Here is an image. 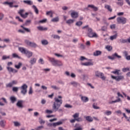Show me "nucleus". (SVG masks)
Here are the masks:
<instances>
[{"mask_svg": "<svg viewBox=\"0 0 130 130\" xmlns=\"http://www.w3.org/2000/svg\"><path fill=\"white\" fill-rule=\"evenodd\" d=\"M37 59L36 58H31L29 61V62L31 66H33L35 63H36Z\"/></svg>", "mask_w": 130, "mask_h": 130, "instance_id": "aec40b11", "label": "nucleus"}, {"mask_svg": "<svg viewBox=\"0 0 130 130\" xmlns=\"http://www.w3.org/2000/svg\"><path fill=\"white\" fill-rule=\"evenodd\" d=\"M23 3L24 4L28 5V6H32V5H33V2L30 0H24Z\"/></svg>", "mask_w": 130, "mask_h": 130, "instance_id": "6ab92c4d", "label": "nucleus"}, {"mask_svg": "<svg viewBox=\"0 0 130 130\" xmlns=\"http://www.w3.org/2000/svg\"><path fill=\"white\" fill-rule=\"evenodd\" d=\"M12 57H13L14 58H21V57L19 56V55H18V54H17L16 53L12 54Z\"/></svg>", "mask_w": 130, "mask_h": 130, "instance_id": "58836bf2", "label": "nucleus"}, {"mask_svg": "<svg viewBox=\"0 0 130 130\" xmlns=\"http://www.w3.org/2000/svg\"><path fill=\"white\" fill-rule=\"evenodd\" d=\"M113 55L114 57H117V58H121V56L118 55L117 53H115Z\"/></svg>", "mask_w": 130, "mask_h": 130, "instance_id": "3c124183", "label": "nucleus"}, {"mask_svg": "<svg viewBox=\"0 0 130 130\" xmlns=\"http://www.w3.org/2000/svg\"><path fill=\"white\" fill-rule=\"evenodd\" d=\"M32 8L34 9L35 13L38 15L39 13V10L37 9V7L35 5L32 6Z\"/></svg>", "mask_w": 130, "mask_h": 130, "instance_id": "c756f323", "label": "nucleus"}, {"mask_svg": "<svg viewBox=\"0 0 130 130\" xmlns=\"http://www.w3.org/2000/svg\"><path fill=\"white\" fill-rule=\"evenodd\" d=\"M4 5H8L10 7V8L13 7V3L12 2H6L4 3Z\"/></svg>", "mask_w": 130, "mask_h": 130, "instance_id": "72a5a7b5", "label": "nucleus"}, {"mask_svg": "<svg viewBox=\"0 0 130 130\" xmlns=\"http://www.w3.org/2000/svg\"><path fill=\"white\" fill-rule=\"evenodd\" d=\"M52 37H53L54 39H60V37L57 35H53Z\"/></svg>", "mask_w": 130, "mask_h": 130, "instance_id": "c9c22d12", "label": "nucleus"}, {"mask_svg": "<svg viewBox=\"0 0 130 130\" xmlns=\"http://www.w3.org/2000/svg\"><path fill=\"white\" fill-rule=\"evenodd\" d=\"M18 84V81L17 80H13L12 82H10L8 84L6 85V87L11 88L13 87V86L15 85H17Z\"/></svg>", "mask_w": 130, "mask_h": 130, "instance_id": "9b49d317", "label": "nucleus"}, {"mask_svg": "<svg viewBox=\"0 0 130 130\" xmlns=\"http://www.w3.org/2000/svg\"><path fill=\"white\" fill-rule=\"evenodd\" d=\"M28 94L29 95H32V94H33V90L32 89V87H30L29 88V91H28Z\"/></svg>", "mask_w": 130, "mask_h": 130, "instance_id": "603ef678", "label": "nucleus"}, {"mask_svg": "<svg viewBox=\"0 0 130 130\" xmlns=\"http://www.w3.org/2000/svg\"><path fill=\"white\" fill-rule=\"evenodd\" d=\"M105 114L106 115H107V116H108V115H111V114L112 113V112H111V111H108V110H107V111H106V112H105Z\"/></svg>", "mask_w": 130, "mask_h": 130, "instance_id": "ea45409f", "label": "nucleus"}, {"mask_svg": "<svg viewBox=\"0 0 130 130\" xmlns=\"http://www.w3.org/2000/svg\"><path fill=\"white\" fill-rule=\"evenodd\" d=\"M71 16L73 19H77L79 17V13L76 11H72L71 13Z\"/></svg>", "mask_w": 130, "mask_h": 130, "instance_id": "9d476101", "label": "nucleus"}, {"mask_svg": "<svg viewBox=\"0 0 130 130\" xmlns=\"http://www.w3.org/2000/svg\"><path fill=\"white\" fill-rule=\"evenodd\" d=\"M37 28L40 31H44V30H47V28L46 27L44 28L43 26H38Z\"/></svg>", "mask_w": 130, "mask_h": 130, "instance_id": "cd10ccee", "label": "nucleus"}, {"mask_svg": "<svg viewBox=\"0 0 130 130\" xmlns=\"http://www.w3.org/2000/svg\"><path fill=\"white\" fill-rule=\"evenodd\" d=\"M24 42L27 45L30 46V47H34L35 48L38 46L36 43L34 42H31L28 40H25L24 41Z\"/></svg>", "mask_w": 130, "mask_h": 130, "instance_id": "6e6552de", "label": "nucleus"}, {"mask_svg": "<svg viewBox=\"0 0 130 130\" xmlns=\"http://www.w3.org/2000/svg\"><path fill=\"white\" fill-rule=\"evenodd\" d=\"M64 107H66V108H72L73 106H72L69 104H67L64 106Z\"/></svg>", "mask_w": 130, "mask_h": 130, "instance_id": "49530a36", "label": "nucleus"}, {"mask_svg": "<svg viewBox=\"0 0 130 130\" xmlns=\"http://www.w3.org/2000/svg\"><path fill=\"white\" fill-rule=\"evenodd\" d=\"M115 113H116V114H117V115H121V114H122V112H121V111L120 110H119L118 111H116L115 112Z\"/></svg>", "mask_w": 130, "mask_h": 130, "instance_id": "de8ad7c7", "label": "nucleus"}, {"mask_svg": "<svg viewBox=\"0 0 130 130\" xmlns=\"http://www.w3.org/2000/svg\"><path fill=\"white\" fill-rule=\"evenodd\" d=\"M18 90L19 87H13L12 88V91H13V92H18Z\"/></svg>", "mask_w": 130, "mask_h": 130, "instance_id": "a18cd8bd", "label": "nucleus"}, {"mask_svg": "<svg viewBox=\"0 0 130 130\" xmlns=\"http://www.w3.org/2000/svg\"><path fill=\"white\" fill-rule=\"evenodd\" d=\"M105 8L106 10H108L109 12H112V8H111V6H110V5H105Z\"/></svg>", "mask_w": 130, "mask_h": 130, "instance_id": "412c9836", "label": "nucleus"}, {"mask_svg": "<svg viewBox=\"0 0 130 130\" xmlns=\"http://www.w3.org/2000/svg\"><path fill=\"white\" fill-rule=\"evenodd\" d=\"M47 21V19H43L42 20L39 21V23H41V24H43L44 23H46V21Z\"/></svg>", "mask_w": 130, "mask_h": 130, "instance_id": "864d4df0", "label": "nucleus"}, {"mask_svg": "<svg viewBox=\"0 0 130 130\" xmlns=\"http://www.w3.org/2000/svg\"><path fill=\"white\" fill-rule=\"evenodd\" d=\"M21 66H22V63L19 62L18 65H15V68L19 70V69H20Z\"/></svg>", "mask_w": 130, "mask_h": 130, "instance_id": "e433bc0d", "label": "nucleus"}, {"mask_svg": "<svg viewBox=\"0 0 130 130\" xmlns=\"http://www.w3.org/2000/svg\"><path fill=\"white\" fill-rule=\"evenodd\" d=\"M15 126H20L21 123L18 121L13 122Z\"/></svg>", "mask_w": 130, "mask_h": 130, "instance_id": "4c0bfd02", "label": "nucleus"}, {"mask_svg": "<svg viewBox=\"0 0 130 130\" xmlns=\"http://www.w3.org/2000/svg\"><path fill=\"white\" fill-rule=\"evenodd\" d=\"M52 11H48V12H47V13H46V15L47 16H49V15H51V14H52Z\"/></svg>", "mask_w": 130, "mask_h": 130, "instance_id": "774afa93", "label": "nucleus"}, {"mask_svg": "<svg viewBox=\"0 0 130 130\" xmlns=\"http://www.w3.org/2000/svg\"><path fill=\"white\" fill-rule=\"evenodd\" d=\"M88 8H91V9H92L94 12H97L99 10L98 7H95L93 5H88Z\"/></svg>", "mask_w": 130, "mask_h": 130, "instance_id": "2eb2a0df", "label": "nucleus"}, {"mask_svg": "<svg viewBox=\"0 0 130 130\" xmlns=\"http://www.w3.org/2000/svg\"><path fill=\"white\" fill-rule=\"evenodd\" d=\"M111 78L113 80H115L117 82H119V81H122V80H124V76H123V75H120L118 76H114L112 75Z\"/></svg>", "mask_w": 130, "mask_h": 130, "instance_id": "0eeeda50", "label": "nucleus"}, {"mask_svg": "<svg viewBox=\"0 0 130 130\" xmlns=\"http://www.w3.org/2000/svg\"><path fill=\"white\" fill-rule=\"evenodd\" d=\"M58 83L60 84V85H64V82H63L62 80L58 81Z\"/></svg>", "mask_w": 130, "mask_h": 130, "instance_id": "e2e57ef3", "label": "nucleus"}, {"mask_svg": "<svg viewBox=\"0 0 130 130\" xmlns=\"http://www.w3.org/2000/svg\"><path fill=\"white\" fill-rule=\"evenodd\" d=\"M75 22V20L74 19H69L66 21L67 24H73Z\"/></svg>", "mask_w": 130, "mask_h": 130, "instance_id": "f704fd0d", "label": "nucleus"}, {"mask_svg": "<svg viewBox=\"0 0 130 130\" xmlns=\"http://www.w3.org/2000/svg\"><path fill=\"white\" fill-rule=\"evenodd\" d=\"M12 103H15L17 101V98L15 96H11L10 98Z\"/></svg>", "mask_w": 130, "mask_h": 130, "instance_id": "b1692460", "label": "nucleus"}, {"mask_svg": "<svg viewBox=\"0 0 130 130\" xmlns=\"http://www.w3.org/2000/svg\"><path fill=\"white\" fill-rule=\"evenodd\" d=\"M39 123H40V124H44V123H45V121L41 118H40Z\"/></svg>", "mask_w": 130, "mask_h": 130, "instance_id": "5fc2aeb1", "label": "nucleus"}, {"mask_svg": "<svg viewBox=\"0 0 130 130\" xmlns=\"http://www.w3.org/2000/svg\"><path fill=\"white\" fill-rule=\"evenodd\" d=\"M62 123V122H61V121L53 123V126L55 127V126H57V125H60Z\"/></svg>", "mask_w": 130, "mask_h": 130, "instance_id": "bb28decb", "label": "nucleus"}, {"mask_svg": "<svg viewBox=\"0 0 130 130\" xmlns=\"http://www.w3.org/2000/svg\"><path fill=\"white\" fill-rule=\"evenodd\" d=\"M76 26H82V25H83V22L78 21L76 22Z\"/></svg>", "mask_w": 130, "mask_h": 130, "instance_id": "8fccbe9b", "label": "nucleus"}, {"mask_svg": "<svg viewBox=\"0 0 130 130\" xmlns=\"http://www.w3.org/2000/svg\"><path fill=\"white\" fill-rule=\"evenodd\" d=\"M27 88H28V86H27L26 84H23V85L21 86V94H22L23 95L27 94Z\"/></svg>", "mask_w": 130, "mask_h": 130, "instance_id": "1a4fd4ad", "label": "nucleus"}, {"mask_svg": "<svg viewBox=\"0 0 130 130\" xmlns=\"http://www.w3.org/2000/svg\"><path fill=\"white\" fill-rule=\"evenodd\" d=\"M71 85L74 86V87H78V86H80V84L78 83V82L76 81H73L70 83Z\"/></svg>", "mask_w": 130, "mask_h": 130, "instance_id": "4be33fe9", "label": "nucleus"}, {"mask_svg": "<svg viewBox=\"0 0 130 130\" xmlns=\"http://www.w3.org/2000/svg\"><path fill=\"white\" fill-rule=\"evenodd\" d=\"M105 48L107 49V50H108V51H111V50H112V46L110 45L106 46Z\"/></svg>", "mask_w": 130, "mask_h": 130, "instance_id": "7c9ffc66", "label": "nucleus"}, {"mask_svg": "<svg viewBox=\"0 0 130 130\" xmlns=\"http://www.w3.org/2000/svg\"><path fill=\"white\" fill-rule=\"evenodd\" d=\"M58 21H59L58 17H55L51 20V22H53L54 23H56L57 22H58Z\"/></svg>", "mask_w": 130, "mask_h": 130, "instance_id": "c85d7f7f", "label": "nucleus"}, {"mask_svg": "<svg viewBox=\"0 0 130 130\" xmlns=\"http://www.w3.org/2000/svg\"><path fill=\"white\" fill-rule=\"evenodd\" d=\"M16 105L19 108H23V101H18L16 104Z\"/></svg>", "mask_w": 130, "mask_h": 130, "instance_id": "f3484780", "label": "nucleus"}, {"mask_svg": "<svg viewBox=\"0 0 130 130\" xmlns=\"http://www.w3.org/2000/svg\"><path fill=\"white\" fill-rule=\"evenodd\" d=\"M127 21V19H126V18L123 17H119L117 18V22L118 24H126Z\"/></svg>", "mask_w": 130, "mask_h": 130, "instance_id": "20e7f679", "label": "nucleus"}, {"mask_svg": "<svg viewBox=\"0 0 130 130\" xmlns=\"http://www.w3.org/2000/svg\"><path fill=\"white\" fill-rule=\"evenodd\" d=\"M7 69L9 72V73H12L13 72V68L10 67H7Z\"/></svg>", "mask_w": 130, "mask_h": 130, "instance_id": "c03bdc74", "label": "nucleus"}, {"mask_svg": "<svg viewBox=\"0 0 130 130\" xmlns=\"http://www.w3.org/2000/svg\"><path fill=\"white\" fill-rule=\"evenodd\" d=\"M128 71H129V68H124L122 69V71L124 73H125V72H127Z\"/></svg>", "mask_w": 130, "mask_h": 130, "instance_id": "680f3d73", "label": "nucleus"}, {"mask_svg": "<svg viewBox=\"0 0 130 130\" xmlns=\"http://www.w3.org/2000/svg\"><path fill=\"white\" fill-rule=\"evenodd\" d=\"M49 60L54 67H62L63 64L59 60H56L54 57H49Z\"/></svg>", "mask_w": 130, "mask_h": 130, "instance_id": "f03ea898", "label": "nucleus"}, {"mask_svg": "<svg viewBox=\"0 0 130 130\" xmlns=\"http://www.w3.org/2000/svg\"><path fill=\"white\" fill-rule=\"evenodd\" d=\"M86 120H87V121H89V122H92V121H93V118L90 116H88L86 117Z\"/></svg>", "mask_w": 130, "mask_h": 130, "instance_id": "393cba45", "label": "nucleus"}, {"mask_svg": "<svg viewBox=\"0 0 130 130\" xmlns=\"http://www.w3.org/2000/svg\"><path fill=\"white\" fill-rule=\"evenodd\" d=\"M24 54H25L26 56H27L28 58H30V57H31V56L33 55V53L27 50Z\"/></svg>", "mask_w": 130, "mask_h": 130, "instance_id": "ddd939ff", "label": "nucleus"}, {"mask_svg": "<svg viewBox=\"0 0 130 130\" xmlns=\"http://www.w3.org/2000/svg\"><path fill=\"white\" fill-rule=\"evenodd\" d=\"M55 102H53V104L52 106V108L53 111L56 112V111H58V112H62V109H59L61 104H62V100H59L58 98H55Z\"/></svg>", "mask_w": 130, "mask_h": 130, "instance_id": "f257e3e1", "label": "nucleus"}, {"mask_svg": "<svg viewBox=\"0 0 130 130\" xmlns=\"http://www.w3.org/2000/svg\"><path fill=\"white\" fill-rule=\"evenodd\" d=\"M51 88H52V89H53L54 90H55L56 91H58L60 90V87L57 86L56 85H52L51 86Z\"/></svg>", "mask_w": 130, "mask_h": 130, "instance_id": "5701e85b", "label": "nucleus"}, {"mask_svg": "<svg viewBox=\"0 0 130 130\" xmlns=\"http://www.w3.org/2000/svg\"><path fill=\"white\" fill-rule=\"evenodd\" d=\"M114 101L115 103H116L117 102H121V103L122 102H121V99H120V98H118L117 100H116Z\"/></svg>", "mask_w": 130, "mask_h": 130, "instance_id": "bf43d9fd", "label": "nucleus"}, {"mask_svg": "<svg viewBox=\"0 0 130 130\" xmlns=\"http://www.w3.org/2000/svg\"><path fill=\"white\" fill-rule=\"evenodd\" d=\"M4 14L0 13V21L3 20V19H4Z\"/></svg>", "mask_w": 130, "mask_h": 130, "instance_id": "6e6d98bb", "label": "nucleus"}, {"mask_svg": "<svg viewBox=\"0 0 130 130\" xmlns=\"http://www.w3.org/2000/svg\"><path fill=\"white\" fill-rule=\"evenodd\" d=\"M3 42H5L6 43H11V40L10 39H4L3 40Z\"/></svg>", "mask_w": 130, "mask_h": 130, "instance_id": "a19ab883", "label": "nucleus"}, {"mask_svg": "<svg viewBox=\"0 0 130 130\" xmlns=\"http://www.w3.org/2000/svg\"><path fill=\"white\" fill-rule=\"evenodd\" d=\"M120 42L121 43H126L127 42V40L123 39H121L119 40Z\"/></svg>", "mask_w": 130, "mask_h": 130, "instance_id": "09e8293b", "label": "nucleus"}, {"mask_svg": "<svg viewBox=\"0 0 130 130\" xmlns=\"http://www.w3.org/2000/svg\"><path fill=\"white\" fill-rule=\"evenodd\" d=\"M0 125L2 126V127H4V126H5V122H4V120H1L0 121Z\"/></svg>", "mask_w": 130, "mask_h": 130, "instance_id": "4d7b16f0", "label": "nucleus"}, {"mask_svg": "<svg viewBox=\"0 0 130 130\" xmlns=\"http://www.w3.org/2000/svg\"><path fill=\"white\" fill-rule=\"evenodd\" d=\"M42 128H44V126H39L37 127L36 129L37 130H40V129H42Z\"/></svg>", "mask_w": 130, "mask_h": 130, "instance_id": "338daca9", "label": "nucleus"}, {"mask_svg": "<svg viewBox=\"0 0 130 130\" xmlns=\"http://www.w3.org/2000/svg\"><path fill=\"white\" fill-rule=\"evenodd\" d=\"M39 62L40 63H41V64H43L44 63V61L43 60V59L42 58H40L39 60Z\"/></svg>", "mask_w": 130, "mask_h": 130, "instance_id": "13d9d810", "label": "nucleus"}, {"mask_svg": "<svg viewBox=\"0 0 130 130\" xmlns=\"http://www.w3.org/2000/svg\"><path fill=\"white\" fill-rule=\"evenodd\" d=\"M79 114L78 113H75L73 115V117H74V119H77V118H79Z\"/></svg>", "mask_w": 130, "mask_h": 130, "instance_id": "79ce46f5", "label": "nucleus"}, {"mask_svg": "<svg viewBox=\"0 0 130 130\" xmlns=\"http://www.w3.org/2000/svg\"><path fill=\"white\" fill-rule=\"evenodd\" d=\"M95 76L98 78H101V79H102V80L103 81H105V80L106 79V77L104 76V74L103 73L99 72V71H96L95 72Z\"/></svg>", "mask_w": 130, "mask_h": 130, "instance_id": "423d86ee", "label": "nucleus"}, {"mask_svg": "<svg viewBox=\"0 0 130 130\" xmlns=\"http://www.w3.org/2000/svg\"><path fill=\"white\" fill-rule=\"evenodd\" d=\"M10 59V56L3 55L2 57L3 60H6V59Z\"/></svg>", "mask_w": 130, "mask_h": 130, "instance_id": "37998d69", "label": "nucleus"}, {"mask_svg": "<svg viewBox=\"0 0 130 130\" xmlns=\"http://www.w3.org/2000/svg\"><path fill=\"white\" fill-rule=\"evenodd\" d=\"M76 121H83V118H82V117H78V118L76 119Z\"/></svg>", "mask_w": 130, "mask_h": 130, "instance_id": "052dcab7", "label": "nucleus"}, {"mask_svg": "<svg viewBox=\"0 0 130 130\" xmlns=\"http://www.w3.org/2000/svg\"><path fill=\"white\" fill-rule=\"evenodd\" d=\"M117 38V34H116L115 35L112 36L110 37V40H114V39H116Z\"/></svg>", "mask_w": 130, "mask_h": 130, "instance_id": "2f4dec72", "label": "nucleus"}, {"mask_svg": "<svg viewBox=\"0 0 130 130\" xmlns=\"http://www.w3.org/2000/svg\"><path fill=\"white\" fill-rule=\"evenodd\" d=\"M93 64H94V63L92 61L81 63V66H85L86 67H89V66H93Z\"/></svg>", "mask_w": 130, "mask_h": 130, "instance_id": "4468645a", "label": "nucleus"}, {"mask_svg": "<svg viewBox=\"0 0 130 130\" xmlns=\"http://www.w3.org/2000/svg\"><path fill=\"white\" fill-rule=\"evenodd\" d=\"M46 113H53V111L52 110H46L45 111Z\"/></svg>", "mask_w": 130, "mask_h": 130, "instance_id": "69168bd1", "label": "nucleus"}, {"mask_svg": "<svg viewBox=\"0 0 130 130\" xmlns=\"http://www.w3.org/2000/svg\"><path fill=\"white\" fill-rule=\"evenodd\" d=\"M80 97H81V99L82 101V102H88V101H89V98H88V97L87 96H83L82 95H80Z\"/></svg>", "mask_w": 130, "mask_h": 130, "instance_id": "f8f14e48", "label": "nucleus"}, {"mask_svg": "<svg viewBox=\"0 0 130 130\" xmlns=\"http://www.w3.org/2000/svg\"><path fill=\"white\" fill-rule=\"evenodd\" d=\"M106 30H107V27L105 26H103L101 28L102 31H106Z\"/></svg>", "mask_w": 130, "mask_h": 130, "instance_id": "0e129e2a", "label": "nucleus"}, {"mask_svg": "<svg viewBox=\"0 0 130 130\" xmlns=\"http://www.w3.org/2000/svg\"><path fill=\"white\" fill-rule=\"evenodd\" d=\"M18 49L19 51H20L21 53H23V54H25L27 51V50L23 47H19Z\"/></svg>", "mask_w": 130, "mask_h": 130, "instance_id": "a211bd4d", "label": "nucleus"}, {"mask_svg": "<svg viewBox=\"0 0 130 130\" xmlns=\"http://www.w3.org/2000/svg\"><path fill=\"white\" fill-rule=\"evenodd\" d=\"M24 12H25V10L20 9L18 11V14H20V15L21 16V17L22 18H23V19H26V18H27L28 17V15H29V13L28 12H26L25 13V14H24Z\"/></svg>", "mask_w": 130, "mask_h": 130, "instance_id": "39448f33", "label": "nucleus"}, {"mask_svg": "<svg viewBox=\"0 0 130 130\" xmlns=\"http://www.w3.org/2000/svg\"><path fill=\"white\" fill-rule=\"evenodd\" d=\"M93 54L94 56H99V55H101V54H102V51L96 50L93 52Z\"/></svg>", "mask_w": 130, "mask_h": 130, "instance_id": "dca6fc26", "label": "nucleus"}, {"mask_svg": "<svg viewBox=\"0 0 130 130\" xmlns=\"http://www.w3.org/2000/svg\"><path fill=\"white\" fill-rule=\"evenodd\" d=\"M41 43L42 45H47L48 44V41L47 40H42Z\"/></svg>", "mask_w": 130, "mask_h": 130, "instance_id": "a878e982", "label": "nucleus"}, {"mask_svg": "<svg viewBox=\"0 0 130 130\" xmlns=\"http://www.w3.org/2000/svg\"><path fill=\"white\" fill-rule=\"evenodd\" d=\"M119 72H120V70H115V71H112V74H114V75H118V76L120 75Z\"/></svg>", "mask_w": 130, "mask_h": 130, "instance_id": "473e14b6", "label": "nucleus"}, {"mask_svg": "<svg viewBox=\"0 0 130 130\" xmlns=\"http://www.w3.org/2000/svg\"><path fill=\"white\" fill-rule=\"evenodd\" d=\"M87 35L88 37L93 38L94 37H97V34L96 32H93V30L91 28H88L87 29Z\"/></svg>", "mask_w": 130, "mask_h": 130, "instance_id": "7ed1b4c3", "label": "nucleus"}]
</instances>
